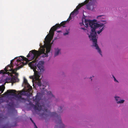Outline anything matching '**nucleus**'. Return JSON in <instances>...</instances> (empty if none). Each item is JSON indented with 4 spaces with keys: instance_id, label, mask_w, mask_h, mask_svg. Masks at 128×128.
Masks as SVG:
<instances>
[{
    "instance_id": "1",
    "label": "nucleus",
    "mask_w": 128,
    "mask_h": 128,
    "mask_svg": "<svg viewBox=\"0 0 128 128\" xmlns=\"http://www.w3.org/2000/svg\"><path fill=\"white\" fill-rule=\"evenodd\" d=\"M41 96L40 93H37L35 98L34 97L33 98V100L35 102V104L36 106L34 105L32 103H30L29 104L30 106L33 108L35 110H37L40 111L42 110L44 112L42 114V115L43 116L44 115L45 116L47 117L50 116H51L56 117L57 119L55 122L57 124L55 126V128H64L65 127V125L62 122L60 117V116L58 115V114L56 112H51L50 111H48L47 108L45 107L44 104H42L41 105L39 103V102L41 98Z\"/></svg>"
},
{
    "instance_id": "2",
    "label": "nucleus",
    "mask_w": 128,
    "mask_h": 128,
    "mask_svg": "<svg viewBox=\"0 0 128 128\" xmlns=\"http://www.w3.org/2000/svg\"><path fill=\"white\" fill-rule=\"evenodd\" d=\"M44 42L45 44V46H40V48H42L40 49V51H37L34 50L30 52L29 53L27 56V57H31V59L30 60L34 59V60L32 62H34L38 61V59H37L40 56L41 58L47 57L48 56V53L50 51L52 44L46 42L45 40Z\"/></svg>"
},
{
    "instance_id": "3",
    "label": "nucleus",
    "mask_w": 128,
    "mask_h": 128,
    "mask_svg": "<svg viewBox=\"0 0 128 128\" xmlns=\"http://www.w3.org/2000/svg\"><path fill=\"white\" fill-rule=\"evenodd\" d=\"M94 20H92L85 19L84 22L85 26L86 28L88 27V24L91 27L92 32H91L90 35H89V37L93 42V46L96 47V49L97 50L98 52L102 56L100 49L97 44V39L96 38L97 34L95 31V30L96 28L97 27L102 26L103 24L102 23L98 24L95 23Z\"/></svg>"
},
{
    "instance_id": "4",
    "label": "nucleus",
    "mask_w": 128,
    "mask_h": 128,
    "mask_svg": "<svg viewBox=\"0 0 128 128\" xmlns=\"http://www.w3.org/2000/svg\"><path fill=\"white\" fill-rule=\"evenodd\" d=\"M44 62L42 61H40L38 63L35 65L32 64H31V68L33 69L34 72V76H31L30 77V78L33 79L34 78L36 80H37V84L40 87L41 90H43L46 86L42 84L41 80L39 79L41 72L44 70Z\"/></svg>"
},
{
    "instance_id": "5",
    "label": "nucleus",
    "mask_w": 128,
    "mask_h": 128,
    "mask_svg": "<svg viewBox=\"0 0 128 128\" xmlns=\"http://www.w3.org/2000/svg\"><path fill=\"white\" fill-rule=\"evenodd\" d=\"M66 22V21L62 22L59 24H56L53 26L50 29L49 31V34H48L45 38V41L48 43L50 44V42L53 38L54 34V31L60 28L61 26L64 27V26Z\"/></svg>"
},
{
    "instance_id": "6",
    "label": "nucleus",
    "mask_w": 128,
    "mask_h": 128,
    "mask_svg": "<svg viewBox=\"0 0 128 128\" xmlns=\"http://www.w3.org/2000/svg\"><path fill=\"white\" fill-rule=\"evenodd\" d=\"M14 60L11 61L10 65L9 64L7 66H6L4 68V70L6 72L8 71H11L13 73H15L16 71L22 67V66L21 67H18L16 68L13 69L12 68L13 66L12 64V62Z\"/></svg>"
},
{
    "instance_id": "7",
    "label": "nucleus",
    "mask_w": 128,
    "mask_h": 128,
    "mask_svg": "<svg viewBox=\"0 0 128 128\" xmlns=\"http://www.w3.org/2000/svg\"><path fill=\"white\" fill-rule=\"evenodd\" d=\"M88 0H86L84 2L79 4L78 6H76V8L71 13L70 15H74L75 14H77L78 13V10L81 7L88 3Z\"/></svg>"
},
{
    "instance_id": "8",
    "label": "nucleus",
    "mask_w": 128,
    "mask_h": 128,
    "mask_svg": "<svg viewBox=\"0 0 128 128\" xmlns=\"http://www.w3.org/2000/svg\"><path fill=\"white\" fill-rule=\"evenodd\" d=\"M16 90H7L5 93L8 95L14 96L17 98L20 95V92L17 94L16 93Z\"/></svg>"
},
{
    "instance_id": "9",
    "label": "nucleus",
    "mask_w": 128,
    "mask_h": 128,
    "mask_svg": "<svg viewBox=\"0 0 128 128\" xmlns=\"http://www.w3.org/2000/svg\"><path fill=\"white\" fill-rule=\"evenodd\" d=\"M23 83L24 84V87L25 88H27L28 91V92H30L32 89V88L28 83L27 80L25 78H24Z\"/></svg>"
},
{
    "instance_id": "10",
    "label": "nucleus",
    "mask_w": 128,
    "mask_h": 128,
    "mask_svg": "<svg viewBox=\"0 0 128 128\" xmlns=\"http://www.w3.org/2000/svg\"><path fill=\"white\" fill-rule=\"evenodd\" d=\"M19 92H20V95L17 98L20 102L24 103H25L26 101V99L22 98V95L24 94V91H20Z\"/></svg>"
},
{
    "instance_id": "11",
    "label": "nucleus",
    "mask_w": 128,
    "mask_h": 128,
    "mask_svg": "<svg viewBox=\"0 0 128 128\" xmlns=\"http://www.w3.org/2000/svg\"><path fill=\"white\" fill-rule=\"evenodd\" d=\"M21 58H20V57L17 60V62H18V63H20V66H18V67H21V66H22V67L23 66L25 65L26 64H24L23 62H22V61H23V60H21ZM26 62L25 63V64H26Z\"/></svg>"
},
{
    "instance_id": "12",
    "label": "nucleus",
    "mask_w": 128,
    "mask_h": 128,
    "mask_svg": "<svg viewBox=\"0 0 128 128\" xmlns=\"http://www.w3.org/2000/svg\"><path fill=\"white\" fill-rule=\"evenodd\" d=\"M115 99L118 104L122 103L124 101V100H120V98L118 96L115 97Z\"/></svg>"
},
{
    "instance_id": "13",
    "label": "nucleus",
    "mask_w": 128,
    "mask_h": 128,
    "mask_svg": "<svg viewBox=\"0 0 128 128\" xmlns=\"http://www.w3.org/2000/svg\"><path fill=\"white\" fill-rule=\"evenodd\" d=\"M102 22H105L104 23V24H103V26H99V27H97L96 28H97L98 27H102V28L100 29V30L99 31H98L97 32V33H98V34H99L103 30H104V27L105 26L104 25V24H105L106 23V21H104V20H102Z\"/></svg>"
},
{
    "instance_id": "14",
    "label": "nucleus",
    "mask_w": 128,
    "mask_h": 128,
    "mask_svg": "<svg viewBox=\"0 0 128 128\" xmlns=\"http://www.w3.org/2000/svg\"><path fill=\"white\" fill-rule=\"evenodd\" d=\"M55 52L54 54V56H56L58 55L60 53V49L58 48H55Z\"/></svg>"
},
{
    "instance_id": "15",
    "label": "nucleus",
    "mask_w": 128,
    "mask_h": 128,
    "mask_svg": "<svg viewBox=\"0 0 128 128\" xmlns=\"http://www.w3.org/2000/svg\"><path fill=\"white\" fill-rule=\"evenodd\" d=\"M47 96L50 98H54V96L53 95L51 92L48 91L47 92Z\"/></svg>"
},
{
    "instance_id": "16",
    "label": "nucleus",
    "mask_w": 128,
    "mask_h": 128,
    "mask_svg": "<svg viewBox=\"0 0 128 128\" xmlns=\"http://www.w3.org/2000/svg\"><path fill=\"white\" fill-rule=\"evenodd\" d=\"M20 57L22 58H21V60L23 61L24 60L26 62H28V59L24 57V56H20Z\"/></svg>"
},
{
    "instance_id": "17",
    "label": "nucleus",
    "mask_w": 128,
    "mask_h": 128,
    "mask_svg": "<svg viewBox=\"0 0 128 128\" xmlns=\"http://www.w3.org/2000/svg\"><path fill=\"white\" fill-rule=\"evenodd\" d=\"M9 73V72H7L6 73L3 70H2L0 71V74H8Z\"/></svg>"
},
{
    "instance_id": "18",
    "label": "nucleus",
    "mask_w": 128,
    "mask_h": 128,
    "mask_svg": "<svg viewBox=\"0 0 128 128\" xmlns=\"http://www.w3.org/2000/svg\"><path fill=\"white\" fill-rule=\"evenodd\" d=\"M62 108L60 106L59 107L58 109V113L62 112Z\"/></svg>"
},
{
    "instance_id": "19",
    "label": "nucleus",
    "mask_w": 128,
    "mask_h": 128,
    "mask_svg": "<svg viewBox=\"0 0 128 128\" xmlns=\"http://www.w3.org/2000/svg\"><path fill=\"white\" fill-rule=\"evenodd\" d=\"M87 8L88 10H90L91 8H90V5L89 4H88L86 5Z\"/></svg>"
},
{
    "instance_id": "20",
    "label": "nucleus",
    "mask_w": 128,
    "mask_h": 128,
    "mask_svg": "<svg viewBox=\"0 0 128 128\" xmlns=\"http://www.w3.org/2000/svg\"><path fill=\"white\" fill-rule=\"evenodd\" d=\"M30 119L31 120L32 122L34 124V128H38L36 126V125L35 123L34 122L33 120L31 118H30Z\"/></svg>"
},
{
    "instance_id": "21",
    "label": "nucleus",
    "mask_w": 128,
    "mask_h": 128,
    "mask_svg": "<svg viewBox=\"0 0 128 128\" xmlns=\"http://www.w3.org/2000/svg\"><path fill=\"white\" fill-rule=\"evenodd\" d=\"M9 125L8 124H6L4 127V128H8L9 126Z\"/></svg>"
},
{
    "instance_id": "22",
    "label": "nucleus",
    "mask_w": 128,
    "mask_h": 128,
    "mask_svg": "<svg viewBox=\"0 0 128 128\" xmlns=\"http://www.w3.org/2000/svg\"><path fill=\"white\" fill-rule=\"evenodd\" d=\"M103 16L104 15L98 16H97V19H101L100 18L101 16Z\"/></svg>"
},
{
    "instance_id": "23",
    "label": "nucleus",
    "mask_w": 128,
    "mask_h": 128,
    "mask_svg": "<svg viewBox=\"0 0 128 128\" xmlns=\"http://www.w3.org/2000/svg\"><path fill=\"white\" fill-rule=\"evenodd\" d=\"M71 19V18L70 17V16L69 18H68L67 20V21H67L68 22H69L70 20Z\"/></svg>"
},
{
    "instance_id": "24",
    "label": "nucleus",
    "mask_w": 128,
    "mask_h": 128,
    "mask_svg": "<svg viewBox=\"0 0 128 128\" xmlns=\"http://www.w3.org/2000/svg\"><path fill=\"white\" fill-rule=\"evenodd\" d=\"M69 32H66L65 33H64V36L68 34Z\"/></svg>"
},
{
    "instance_id": "25",
    "label": "nucleus",
    "mask_w": 128,
    "mask_h": 128,
    "mask_svg": "<svg viewBox=\"0 0 128 128\" xmlns=\"http://www.w3.org/2000/svg\"><path fill=\"white\" fill-rule=\"evenodd\" d=\"M113 76V77L114 78V81L116 82H118V80H116L115 77L114 76Z\"/></svg>"
},
{
    "instance_id": "26",
    "label": "nucleus",
    "mask_w": 128,
    "mask_h": 128,
    "mask_svg": "<svg viewBox=\"0 0 128 128\" xmlns=\"http://www.w3.org/2000/svg\"><path fill=\"white\" fill-rule=\"evenodd\" d=\"M15 74H16V76H18V73H15Z\"/></svg>"
},
{
    "instance_id": "27",
    "label": "nucleus",
    "mask_w": 128,
    "mask_h": 128,
    "mask_svg": "<svg viewBox=\"0 0 128 128\" xmlns=\"http://www.w3.org/2000/svg\"><path fill=\"white\" fill-rule=\"evenodd\" d=\"M16 126V123H15V124L14 126Z\"/></svg>"
},
{
    "instance_id": "28",
    "label": "nucleus",
    "mask_w": 128,
    "mask_h": 128,
    "mask_svg": "<svg viewBox=\"0 0 128 128\" xmlns=\"http://www.w3.org/2000/svg\"><path fill=\"white\" fill-rule=\"evenodd\" d=\"M12 79H13V80H14V81L15 82L16 81V79L15 78H14L12 79Z\"/></svg>"
},
{
    "instance_id": "29",
    "label": "nucleus",
    "mask_w": 128,
    "mask_h": 128,
    "mask_svg": "<svg viewBox=\"0 0 128 128\" xmlns=\"http://www.w3.org/2000/svg\"><path fill=\"white\" fill-rule=\"evenodd\" d=\"M80 24L81 26H82V25H84L83 23H80Z\"/></svg>"
},
{
    "instance_id": "30",
    "label": "nucleus",
    "mask_w": 128,
    "mask_h": 128,
    "mask_svg": "<svg viewBox=\"0 0 128 128\" xmlns=\"http://www.w3.org/2000/svg\"><path fill=\"white\" fill-rule=\"evenodd\" d=\"M2 119V118L0 116V121H1Z\"/></svg>"
},
{
    "instance_id": "31",
    "label": "nucleus",
    "mask_w": 128,
    "mask_h": 128,
    "mask_svg": "<svg viewBox=\"0 0 128 128\" xmlns=\"http://www.w3.org/2000/svg\"><path fill=\"white\" fill-rule=\"evenodd\" d=\"M81 28L82 29H83V30H85V29L84 28Z\"/></svg>"
},
{
    "instance_id": "32",
    "label": "nucleus",
    "mask_w": 128,
    "mask_h": 128,
    "mask_svg": "<svg viewBox=\"0 0 128 128\" xmlns=\"http://www.w3.org/2000/svg\"><path fill=\"white\" fill-rule=\"evenodd\" d=\"M61 32V31L60 30H58L57 31V32Z\"/></svg>"
},
{
    "instance_id": "33",
    "label": "nucleus",
    "mask_w": 128,
    "mask_h": 128,
    "mask_svg": "<svg viewBox=\"0 0 128 128\" xmlns=\"http://www.w3.org/2000/svg\"><path fill=\"white\" fill-rule=\"evenodd\" d=\"M56 38H54V40L55 39H56Z\"/></svg>"
},
{
    "instance_id": "34",
    "label": "nucleus",
    "mask_w": 128,
    "mask_h": 128,
    "mask_svg": "<svg viewBox=\"0 0 128 128\" xmlns=\"http://www.w3.org/2000/svg\"><path fill=\"white\" fill-rule=\"evenodd\" d=\"M19 64H17V66H18V65H19Z\"/></svg>"
},
{
    "instance_id": "35",
    "label": "nucleus",
    "mask_w": 128,
    "mask_h": 128,
    "mask_svg": "<svg viewBox=\"0 0 128 128\" xmlns=\"http://www.w3.org/2000/svg\"><path fill=\"white\" fill-rule=\"evenodd\" d=\"M92 9L93 8V7H92Z\"/></svg>"
},
{
    "instance_id": "36",
    "label": "nucleus",
    "mask_w": 128,
    "mask_h": 128,
    "mask_svg": "<svg viewBox=\"0 0 128 128\" xmlns=\"http://www.w3.org/2000/svg\"><path fill=\"white\" fill-rule=\"evenodd\" d=\"M92 80V78H91V80Z\"/></svg>"
}]
</instances>
